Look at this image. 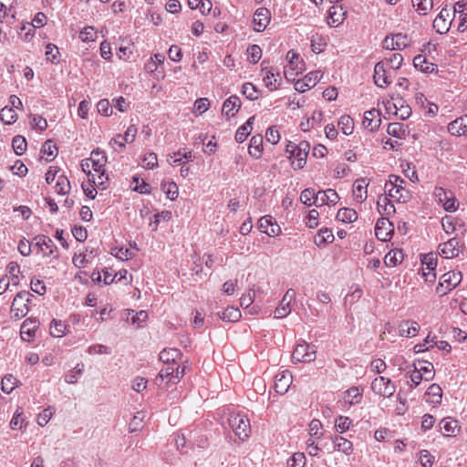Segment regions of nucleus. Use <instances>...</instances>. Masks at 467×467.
Segmentation results:
<instances>
[{"instance_id": "393cba45", "label": "nucleus", "mask_w": 467, "mask_h": 467, "mask_svg": "<svg viewBox=\"0 0 467 467\" xmlns=\"http://www.w3.org/2000/svg\"><path fill=\"white\" fill-rule=\"evenodd\" d=\"M35 240L36 241V245L41 249L45 255L50 256L53 254L56 245L50 237L46 235H37L35 237Z\"/></svg>"}, {"instance_id": "69168bd1", "label": "nucleus", "mask_w": 467, "mask_h": 467, "mask_svg": "<svg viewBox=\"0 0 467 467\" xmlns=\"http://www.w3.org/2000/svg\"><path fill=\"white\" fill-rule=\"evenodd\" d=\"M315 196L316 194L314 190L305 189L300 194V200L304 204L311 206L312 204H314L311 200L313 199L315 201Z\"/></svg>"}, {"instance_id": "20e7f679", "label": "nucleus", "mask_w": 467, "mask_h": 467, "mask_svg": "<svg viewBox=\"0 0 467 467\" xmlns=\"http://www.w3.org/2000/svg\"><path fill=\"white\" fill-rule=\"evenodd\" d=\"M371 389L377 395L390 398L396 391V386L389 379L379 376L371 382Z\"/></svg>"}, {"instance_id": "c756f323", "label": "nucleus", "mask_w": 467, "mask_h": 467, "mask_svg": "<svg viewBox=\"0 0 467 467\" xmlns=\"http://www.w3.org/2000/svg\"><path fill=\"white\" fill-rule=\"evenodd\" d=\"M249 154L254 159H259L263 152V137L262 135H254L250 140L248 148Z\"/></svg>"}, {"instance_id": "f03ea898", "label": "nucleus", "mask_w": 467, "mask_h": 467, "mask_svg": "<svg viewBox=\"0 0 467 467\" xmlns=\"http://www.w3.org/2000/svg\"><path fill=\"white\" fill-rule=\"evenodd\" d=\"M31 296H33L27 291H21L16 294L11 306V317L19 320L27 315Z\"/></svg>"}, {"instance_id": "cd10ccee", "label": "nucleus", "mask_w": 467, "mask_h": 467, "mask_svg": "<svg viewBox=\"0 0 467 467\" xmlns=\"http://www.w3.org/2000/svg\"><path fill=\"white\" fill-rule=\"evenodd\" d=\"M446 16H449V11L443 8L433 21V28L439 34H445L449 30Z\"/></svg>"}, {"instance_id": "bf43d9fd", "label": "nucleus", "mask_w": 467, "mask_h": 467, "mask_svg": "<svg viewBox=\"0 0 467 467\" xmlns=\"http://www.w3.org/2000/svg\"><path fill=\"white\" fill-rule=\"evenodd\" d=\"M393 36H394V38L396 41V48L398 50H402L410 46V39L407 35L399 33V34H395Z\"/></svg>"}, {"instance_id": "4be33fe9", "label": "nucleus", "mask_w": 467, "mask_h": 467, "mask_svg": "<svg viewBox=\"0 0 467 467\" xmlns=\"http://www.w3.org/2000/svg\"><path fill=\"white\" fill-rule=\"evenodd\" d=\"M413 65L415 68L420 69L423 73H432L438 70V66L429 62L422 55H417L413 58Z\"/></svg>"}, {"instance_id": "37998d69", "label": "nucleus", "mask_w": 467, "mask_h": 467, "mask_svg": "<svg viewBox=\"0 0 467 467\" xmlns=\"http://www.w3.org/2000/svg\"><path fill=\"white\" fill-rule=\"evenodd\" d=\"M17 115L13 108L5 107L0 110V119L5 124H12L16 120Z\"/></svg>"}, {"instance_id": "4c0bfd02", "label": "nucleus", "mask_w": 467, "mask_h": 467, "mask_svg": "<svg viewBox=\"0 0 467 467\" xmlns=\"http://www.w3.org/2000/svg\"><path fill=\"white\" fill-rule=\"evenodd\" d=\"M378 210L379 213L385 215H390L395 213V207L388 197L379 196L378 200Z\"/></svg>"}, {"instance_id": "dca6fc26", "label": "nucleus", "mask_w": 467, "mask_h": 467, "mask_svg": "<svg viewBox=\"0 0 467 467\" xmlns=\"http://www.w3.org/2000/svg\"><path fill=\"white\" fill-rule=\"evenodd\" d=\"M448 131L454 136L467 135V115L450 122Z\"/></svg>"}, {"instance_id": "7ed1b4c3", "label": "nucleus", "mask_w": 467, "mask_h": 467, "mask_svg": "<svg viewBox=\"0 0 467 467\" xmlns=\"http://www.w3.org/2000/svg\"><path fill=\"white\" fill-rule=\"evenodd\" d=\"M462 279L461 272L449 271L441 275L436 292L444 296L454 289L462 282Z\"/></svg>"}, {"instance_id": "39448f33", "label": "nucleus", "mask_w": 467, "mask_h": 467, "mask_svg": "<svg viewBox=\"0 0 467 467\" xmlns=\"http://www.w3.org/2000/svg\"><path fill=\"white\" fill-rule=\"evenodd\" d=\"M316 349L306 342L298 344L292 355V361L296 362H311L316 359Z\"/></svg>"}, {"instance_id": "412c9836", "label": "nucleus", "mask_w": 467, "mask_h": 467, "mask_svg": "<svg viewBox=\"0 0 467 467\" xmlns=\"http://www.w3.org/2000/svg\"><path fill=\"white\" fill-rule=\"evenodd\" d=\"M368 182L366 178H360L355 181L353 185V195L355 200L362 203L367 199V187Z\"/></svg>"}, {"instance_id": "58836bf2", "label": "nucleus", "mask_w": 467, "mask_h": 467, "mask_svg": "<svg viewBox=\"0 0 467 467\" xmlns=\"http://www.w3.org/2000/svg\"><path fill=\"white\" fill-rule=\"evenodd\" d=\"M241 316L239 308L231 306L223 311L220 317L224 321L235 322L240 319Z\"/></svg>"}, {"instance_id": "f3484780", "label": "nucleus", "mask_w": 467, "mask_h": 467, "mask_svg": "<svg viewBox=\"0 0 467 467\" xmlns=\"http://www.w3.org/2000/svg\"><path fill=\"white\" fill-rule=\"evenodd\" d=\"M374 82L379 88H384L385 86L390 84V80H389V77L387 75V70L383 62H378L374 67Z\"/></svg>"}, {"instance_id": "a878e982", "label": "nucleus", "mask_w": 467, "mask_h": 467, "mask_svg": "<svg viewBox=\"0 0 467 467\" xmlns=\"http://www.w3.org/2000/svg\"><path fill=\"white\" fill-rule=\"evenodd\" d=\"M181 358L182 352L178 348H165L159 356L160 360L167 365L175 364Z\"/></svg>"}, {"instance_id": "0e129e2a", "label": "nucleus", "mask_w": 467, "mask_h": 467, "mask_svg": "<svg viewBox=\"0 0 467 467\" xmlns=\"http://www.w3.org/2000/svg\"><path fill=\"white\" fill-rule=\"evenodd\" d=\"M275 220L272 216H263L258 221V228L262 233L266 234V232L269 230V227L273 224Z\"/></svg>"}, {"instance_id": "a211bd4d", "label": "nucleus", "mask_w": 467, "mask_h": 467, "mask_svg": "<svg viewBox=\"0 0 467 467\" xmlns=\"http://www.w3.org/2000/svg\"><path fill=\"white\" fill-rule=\"evenodd\" d=\"M37 321L36 319L27 318L26 319L20 328L21 338L24 341H30L31 338L35 336L36 330L37 328Z\"/></svg>"}, {"instance_id": "2f4dec72", "label": "nucleus", "mask_w": 467, "mask_h": 467, "mask_svg": "<svg viewBox=\"0 0 467 467\" xmlns=\"http://www.w3.org/2000/svg\"><path fill=\"white\" fill-rule=\"evenodd\" d=\"M425 396L428 397L427 402L438 405L441 402L442 398V390L441 388L438 384H431L426 393Z\"/></svg>"}, {"instance_id": "ddd939ff", "label": "nucleus", "mask_w": 467, "mask_h": 467, "mask_svg": "<svg viewBox=\"0 0 467 467\" xmlns=\"http://www.w3.org/2000/svg\"><path fill=\"white\" fill-rule=\"evenodd\" d=\"M331 441L334 445V450L338 451L344 453L347 456H349L353 452V444L350 441L340 435H333L331 436Z\"/></svg>"}, {"instance_id": "ea45409f", "label": "nucleus", "mask_w": 467, "mask_h": 467, "mask_svg": "<svg viewBox=\"0 0 467 467\" xmlns=\"http://www.w3.org/2000/svg\"><path fill=\"white\" fill-rule=\"evenodd\" d=\"M67 325L61 320L53 319L50 325V334L55 337H61L66 334Z\"/></svg>"}, {"instance_id": "49530a36", "label": "nucleus", "mask_w": 467, "mask_h": 467, "mask_svg": "<svg viewBox=\"0 0 467 467\" xmlns=\"http://www.w3.org/2000/svg\"><path fill=\"white\" fill-rule=\"evenodd\" d=\"M41 152L51 157L47 161H52L57 154V148L52 140H47L42 146Z\"/></svg>"}, {"instance_id": "5701e85b", "label": "nucleus", "mask_w": 467, "mask_h": 467, "mask_svg": "<svg viewBox=\"0 0 467 467\" xmlns=\"http://www.w3.org/2000/svg\"><path fill=\"white\" fill-rule=\"evenodd\" d=\"M266 61L264 60L261 64L262 71H265V75L264 76V82L266 88L270 90L277 89L281 85V79H277L275 77V74L272 70H267V67L265 66Z\"/></svg>"}, {"instance_id": "9b49d317", "label": "nucleus", "mask_w": 467, "mask_h": 467, "mask_svg": "<svg viewBox=\"0 0 467 467\" xmlns=\"http://www.w3.org/2000/svg\"><path fill=\"white\" fill-rule=\"evenodd\" d=\"M270 19V12L267 8H258L254 16V30L257 32H263L268 26Z\"/></svg>"}, {"instance_id": "3c124183", "label": "nucleus", "mask_w": 467, "mask_h": 467, "mask_svg": "<svg viewBox=\"0 0 467 467\" xmlns=\"http://www.w3.org/2000/svg\"><path fill=\"white\" fill-rule=\"evenodd\" d=\"M247 55L250 62L256 64L262 57V49L258 45L249 46L247 48Z\"/></svg>"}, {"instance_id": "de8ad7c7", "label": "nucleus", "mask_w": 467, "mask_h": 467, "mask_svg": "<svg viewBox=\"0 0 467 467\" xmlns=\"http://www.w3.org/2000/svg\"><path fill=\"white\" fill-rule=\"evenodd\" d=\"M352 420L348 417L339 416L336 419L335 428L339 433H344L349 430Z\"/></svg>"}, {"instance_id": "f8f14e48", "label": "nucleus", "mask_w": 467, "mask_h": 467, "mask_svg": "<svg viewBox=\"0 0 467 467\" xmlns=\"http://www.w3.org/2000/svg\"><path fill=\"white\" fill-rule=\"evenodd\" d=\"M293 376L290 371L285 370L275 376V389L281 395L287 392L292 384Z\"/></svg>"}, {"instance_id": "7c9ffc66", "label": "nucleus", "mask_w": 467, "mask_h": 467, "mask_svg": "<svg viewBox=\"0 0 467 467\" xmlns=\"http://www.w3.org/2000/svg\"><path fill=\"white\" fill-rule=\"evenodd\" d=\"M335 237L332 231L328 228H322L318 231L317 234L314 238V243L318 247L325 246L327 244H331Z\"/></svg>"}, {"instance_id": "aec40b11", "label": "nucleus", "mask_w": 467, "mask_h": 467, "mask_svg": "<svg viewBox=\"0 0 467 467\" xmlns=\"http://www.w3.org/2000/svg\"><path fill=\"white\" fill-rule=\"evenodd\" d=\"M89 161L94 171L100 172L107 163V156L104 151L98 148L91 151Z\"/></svg>"}, {"instance_id": "774afa93", "label": "nucleus", "mask_w": 467, "mask_h": 467, "mask_svg": "<svg viewBox=\"0 0 467 467\" xmlns=\"http://www.w3.org/2000/svg\"><path fill=\"white\" fill-rule=\"evenodd\" d=\"M434 457L427 450L420 451V462L422 467H432Z\"/></svg>"}, {"instance_id": "6e6552de", "label": "nucleus", "mask_w": 467, "mask_h": 467, "mask_svg": "<svg viewBox=\"0 0 467 467\" xmlns=\"http://www.w3.org/2000/svg\"><path fill=\"white\" fill-rule=\"evenodd\" d=\"M296 298V291L289 288L283 296L279 306L275 310V317L283 318L291 312L290 304Z\"/></svg>"}, {"instance_id": "72a5a7b5", "label": "nucleus", "mask_w": 467, "mask_h": 467, "mask_svg": "<svg viewBox=\"0 0 467 467\" xmlns=\"http://www.w3.org/2000/svg\"><path fill=\"white\" fill-rule=\"evenodd\" d=\"M254 116L250 117L247 121L238 128L235 133V140L239 143L244 142L252 130V125L254 120Z\"/></svg>"}, {"instance_id": "6ab92c4d", "label": "nucleus", "mask_w": 467, "mask_h": 467, "mask_svg": "<svg viewBox=\"0 0 467 467\" xmlns=\"http://www.w3.org/2000/svg\"><path fill=\"white\" fill-rule=\"evenodd\" d=\"M420 329V325L413 320H404L398 327V333L400 337H414Z\"/></svg>"}, {"instance_id": "6e6d98bb", "label": "nucleus", "mask_w": 467, "mask_h": 467, "mask_svg": "<svg viewBox=\"0 0 467 467\" xmlns=\"http://www.w3.org/2000/svg\"><path fill=\"white\" fill-rule=\"evenodd\" d=\"M132 183L135 184L133 190L140 193H149L150 190V186L145 182L143 180H140L139 177L134 176L132 179Z\"/></svg>"}, {"instance_id": "bb28decb", "label": "nucleus", "mask_w": 467, "mask_h": 467, "mask_svg": "<svg viewBox=\"0 0 467 467\" xmlns=\"http://www.w3.org/2000/svg\"><path fill=\"white\" fill-rule=\"evenodd\" d=\"M414 369H416L420 373H421L422 376H424V380H426V381H430L434 379V376H435L434 367H433L432 363H431V362L424 361V360H422V361L419 360L418 365L416 362H414Z\"/></svg>"}, {"instance_id": "603ef678", "label": "nucleus", "mask_w": 467, "mask_h": 467, "mask_svg": "<svg viewBox=\"0 0 467 467\" xmlns=\"http://www.w3.org/2000/svg\"><path fill=\"white\" fill-rule=\"evenodd\" d=\"M306 464V457L303 452L294 453L287 461L288 467H304Z\"/></svg>"}, {"instance_id": "052dcab7", "label": "nucleus", "mask_w": 467, "mask_h": 467, "mask_svg": "<svg viewBox=\"0 0 467 467\" xmlns=\"http://www.w3.org/2000/svg\"><path fill=\"white\" fill-rule=\"evenodd\" d=\"M143 167L149 170H152L158 166L157 155L154 152L146 154L142 160Z\"/></svg>"}, {"instance_id": "c03bdc74", "label": "nucleus", "mask_w": 467, "mask_h": 467, "mask_svg": "<svg viewBox=\"0 0 467 467\" xmlns=\"http://www.w3.org/2000/svg\"><path fill=\"white\" fill-rule=\"evenodd\" d=\"M26 140L24 137L16 135L13 138L12 147L16 155H22L26 150Z\"/></svg>"}, {"instance_id": "09e8293b", "label": "nucleus", "mask_w": 467, "mask_h": 467, "mask_svg": "<svg viewBox=\"0 0 467 467\" xmlns=\"http://www.w3.org/2000/svg\"><path fill=\"white\" fill-rule=\"evenodd\" d=\"M161 190L166 193L167 198L171 201L178 197V186L175 182L162 183Z\"/></svg>"}, {"instance_id": "c9c22d12", "label": "nucleus", "mask_w": 467, "mask_h": 467, "mask_svg": "<svg viewBox=\"0 0 467 467\" xmlns=\"http://www.w3.org/2000/svg\"><path fill=\"white\" fill-rule=\"evenodd\" d=\"M403 260V253L400 249H395L389 252L384 258L387 266H395L400 264Z\"/></svg>"}, {"instance_id": "f257e3e1", "label": "nucleus", "mask_w": 467, "mask_h": 467, "mask_svg": "<svg viewBox=\"0 0 467 467\" xmlns=\"http://www.w3.org/2000/svg\"><path fill=\"white\" fill-rule=\"evenodd\" d=\"M228 424L241 441L249 437L250 420L246 415L242 413H231L228 418Z\"/></svg>"}, {"instance_id": "0eeeda50", "label": "nucleus", "mask_w": 467, "mask_h": 467, "mask_svg": "<svg viewBox=\"0 0 467 467\" xmlns=\"http://www.w3.org/2000/svg\"><path fill=\"white\" fill-rule=\"evenodd\" d=\"M320 70L309 72L302 80L295 83V89L298 92H305L306 89L314 88L321 79Z\"/></svg>"}, {"instance_id": "5fc2aeb1", "label": "nucleus", "mask_w": 467, "mask_h": 467, "mask_svg": "<svg viewBox=\"0 0 467 467\" xmlns=\"http://www.w3.org/2000/svg\"><path fill=\"white\" fill-rule=\"evenodd\" d=\"M411 2L413 6L417 8V11L420 12L422 15H426L433 5L432 0H411Z\"/></svg>"}, {"instance_id": "9d476101", "label": "nucleus", "mask_w": 467, "mask_h": 467, "mask_svg": "<svg viewBox=\"0 0 467 467\" xmlns=\"http://www.w3.org/2000/svg\"><path fill=\"white\" fill-rule=\"evenodd\" d=\"M339 200L337 192L333 189H327V191H319L316 196L313 203L317 206H322L324 204H336Z\"/></svg>"}, {"instance_id": "a19ab883", "label": "nucleus", "mask_w": 467, "mask_h": 467, "mask_svg": "<svg viewBox=\"0 0 467 467\" xmlns=\"http://www.w3.org/2000/svg\"><path fill=\"white\" fill-rule=\"evenodd\" d=\"M338 126L344 134L349 135L353 132L354 130V120L348 115L341 116L338 120Z\"/></svg>"}, {"instance_id": "4d7b16f0", "label": "nucleus", "mask_w": 467, "mask_h": 467, "mask_svg": "<svg viewBox=\"0 0 467 467\" xmlns=\"http://www.w3.org/2000/svg\"><path fill=\"white\" fill-rule=\"evenodd\" d=\"M337 9H338V7L332 6L329 9V17L331 18L333 24L339 25V24H341L344 21L345 16H346V12L338 13ZM339 10L342 11V7L341 6H339Z\"/></svg>"}, {"instance_id": "e2e57ef3", "label": "nucleus", "mask_w": 467, "mask_h": 467, "mask_svg": "<svg viewBox=\"0 0 467 467\" xmlns=\"http://www.w3.org/2000/svg\"><path fill=\"white\" fill-rule=\"evenodd\" d=\"M54 409L51 408V407H48L47 409H45L42 413H40L38 415V418H37V423L40 425V426H45L47 424V422L49 421V420L51 419L53 413H54Z\"/></svg>"}, {"instance_id": "a18cd8bd", "label": "nucleus", "mask_w": 467, "mask_h": 467, "mask_svg": "<svg viewBox=\"0 0 467 467\" xmlns=\"http://www.w3.org/2000/svg\"><path fill=\"white\" fill-rule=\"evenodd\" d=\"M17 379L11 374H7L2 379L1 389L5 393H11L16 388Z\"/></svg>"}, {"instance_id": "338daca9", "label": "nucleus", "mask_w": 467, "mask_h": 467, "mask_svg": "<svg viewBox=\"0 0 467 467\" xmlns=\"http://www.w3.org/2000/svg\"><path fill=\"white\" fill-rule=\"evenodd\" d=\"M443 208L446 212L453 213L458 208V203L456 201V198L454 197L453 193H450L447 200H445L443 202Z\"/></svg>"}, {"instance_id": "b1692460", "label": "nucleus", "mask_w": 467, "mask_h": 467, "mask_svg": "<svg viewBox=\"0 0 467 467\" xmlns=\"http://www.w3.org/2000/svg\"><path fill=\"white\" fill-rule=\"evenodd\" d=\"M393 108L395 109V115L402 120L409 119L411 115L410 107L402 98H397L395 99Z\"/></svg>"}, {"instance_id": "8fccbe9b", "label": "nucleus", "mask_w": 467, "mask_h": 467, "mask_svg": "<svg viewBox=\"0 0 467 467\" xmlns=\"http://www.w3.org/2000/svg\"><path fill=\"white\" fill-rule=\"evenodd\" d=\"M145 416L146 415L144 411H139L136 413V415L132 418V420L130 422V432L138 431L142 428V421Z\"/></svg>"}, {"instance_id": "2eb2a0df", "label": "nucleus", "mask_w": 467, "mask_h": 467, "mask_svg": "<svg viewBox=\"0 0 467 467\" xmlns=\"http://www.w3.org/2000/svg\"><path fill=\"white\" fill-rule=\"evenodd\" d=\"M240 108H241L240 98L236 95H233V96L229 97L223 102L222 112L227 118H232V117L235 116V114L238 112Z\"/></svg>"}, {"instance_id": "79ce46f5", "label": "nucleus", "mask_w": 467, "mask_h": 467, "mask_svg": "<svg viewBox=\"0 0 467 467\" xmlns=\"http://www.w3.org/2000/svg\"><path fill=\"white\" fill-rule=\"evenodd\" d=\"M242 94L250 100H255L259 98V90L250 82H246L243 85Z\"/></svg>"}, {"instance_id": "423d86ee", "label": "nucleus", "mask_w": 467, "mask_h": 467, "mask_svg": "<svg viewBox=\"0 0 467 467\" xmlns=\"http://www.w3.org/2000/svg\"><path fill=\"white\" fill-rule=\"evenodd\" d=\"M394 233L393 223L386 217L378 220L375 226L376 237L381 242H387Z\"/></svg>"}, {"instance_id": "1a4fd4ad", "label": "nucleus", "mask_w": 467, "mask_h": 467, "mask_svg": "<svg viewBox=\"0 0 467 467\" xmlns=\"http://www.w3.org/2000/svg\"><path fill=\"white\" fill-rule=\"evenodd\" d=\"M440 255L446 259L455 258L459 255L461 250L459 247V241L456 237L451 238L448 241L439 245Z\"/></svg>"}, {"instance_id": "864d4df0", "label": "nucleus", "mask_w": 467, "mask_h": 467, "mask_svg": "<svg viewBox=\"0 0 467 467\" xmlns=\"http://www.w3.org/2000/svg\"><path fill=\"white\" fill-rule=\"evenodd\" d=\"M309 150H310V144L307 141L303 140V141L299 142L298 145L293 146L292 155L302 156V157L306 158L308 155Z\"/></svg>"}, {"instance_id": "4468645a", "label": "nucleus", "mask_w": 467, "mask_h": 467, "mask_svg": "<svg viewBox=\"0 0 467 467\" xmlns=\"http://www.w3.org/2000/svg\"><path fill=\"white\" fill-rule=\"evenodd\" d=\"M381 119L379 112L376 109L368 110L364 114L362 124L369 131H374L379 129Z\"/></svg>"}, {"instance_id": "c85d7f7f", "label": "nucleus", "mask_w": 467, "mask_h": 467, "mask_svg": "<svg viewBox=\"0 0 467 467\" xmlns=\"http://www.w3.org/2000/svg\"><path fill=\"white\" fill-rule=\"evenodd\" d=\"M440 428L444 430L446 436H456L460 431L458 420L452 418H444L440 422Z\"/></svg>"}, {"instance_id": "473e14b6", "label": "nucleus", "mask_w": 467, "mask_h": 467, "mask_svg": "<svg viewBox=\"0 0 467 467\" xmlns=\"http://www.w3.org/2000/svg\"><path fill=\"white\" fill-rule=\"evenodd\" d=\"M404 183H405V181L402 178H400V176L394 175V174L389 175V182H388V183H386V187H388L389 185L390 186V188L388 190L389 196V197H397L396 194H393L394 189H396V193L404 192V187H403Z\"/></svg>"}, {"instance_id": "680f3d73", "label": "nucleus", "mask_w": 467, "mask_h": 467, "mask_svg": "<svg viewBox=\"0 0 467 467\" xmlns=\"http://www.w3.org/2000/svg\"><path fill=\"white\" fill-rule=\"evenodd\" d=\"M99 113L104 116H110L112 114V109L109 99H100L97 104Z\"/></svg>"}, {"instance_id": "e433bc0d", "label": "nucleus", "mask_w": 467, "mask_h": 467, "mask_svg": "<svg viewBox=\"0 0 467 467\" xmlns=\"http://www.w3.org/2000/svg\"><path fill=\"white\" fill-rule=\"evenodd\" d=\"M337 219L343 223H352L358 219V213L350 208H341L337 213Z\"/></svg>"}, {"instance_id": "13d9d810", "label": "nucleus", "mask_w": 467, "mask_h": 467, "mask_svg": "<svg viewBox=\"0 0 467 467\" xmlns=\"http://www.w3.org/2000/svg\"><path fill=\"white\" fill-rule=\"evenodd\" d=\"M70 189L68 180L64 176H59L56 183V191L58 194H66Z\"/></svg>"}, {"instance_id": "f704fd0d", "label": "nucleus", "mask_w": 467, "mask_h": 467, "mask_svg": "<svg viewBox=\"0 0 467 467\" xmlns=\"http://www.w3.org/2000/svg\"><path fill=\"white\" fill-rule=\"evenodd\" d=\"M363 389L359 387H351L346 392L345 400L349 404H358L362 398Z\"/></svg>"}]
</instances>
